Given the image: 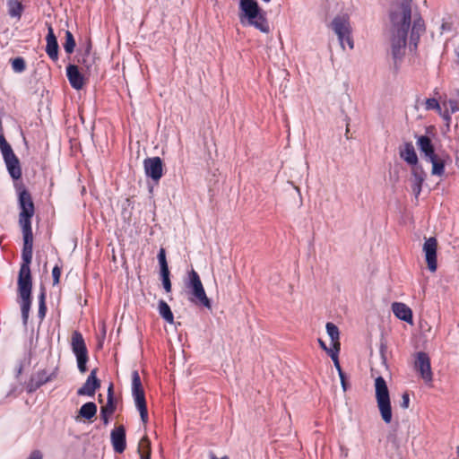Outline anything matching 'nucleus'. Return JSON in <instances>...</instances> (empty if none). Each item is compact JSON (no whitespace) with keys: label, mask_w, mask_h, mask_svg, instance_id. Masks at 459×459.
<instances>
[{"label":"nucleus","mask_w":459,"mask_h":459,"mask_svg":"<svg viewBox=\"0 0 459 459\" xmlns=\"http://www.w3.org/2000/svg\"><path fill=\"white\" fill-rule=\"evenodd\" d=\"M389 18L392 32V56L396 63L404 55L410 28V48L416 50L420 38L425 32L426 27L419 13L412 14L411 0H393Z\"/></svg>","instance_id":"1"},{"label":"nucleus","mask_w":459,"mask_h":459,"mask_svg":"<svg viewBox=\"0 0 459 459\" xmlns=\"http://www.w3.org/2000/svg\"><path fill=\"white\" fill-rule=\"evenodd\" d=\"M19 225L22 228L23 237V247L22 257H32L33 253V233L31 219L35 213V206L30 192L24 187L18 191Z\"/></svg>","instance_id":"2"},{"label":"nucleus","mask_w":459,"mask_h":459,"mask_svg":"<svg viewBox=\"0 0 459 459\" xmlns=\"http://www.w3.org/2000/svg\"><path fill=\"white\" fill-rule=\"evenodd\" d=\"M238 18L244 26H252L259 31L268 34L271 31L266 13L256 0H239Z\"/></svg>","instance_id":"3"},{"label":"nucleus","mask_w":459,"mask_h":459,"mask_svg":"<svg viewBox=\"0 0 459 459\" xmlns=\"http://www.w3.org/2000/svg\"><path fill=\"white\" fill-rule=\"evenodd\" d=\"M22 263L18 275V294L21 299V311L23 324L26 325L31 307L32 278L30 263L32 257H22Z\"/></svg>","instance_id":"4"},{"label":"nucleus","mask_w":459,"mask_h":459,"mask_svg":"<svg viewBox=\"0 0 459 459\" xmlns=\"http://www.w3.org/2000/svg\"><path fill=\"white\" fill-rule=\"evenodd\" d=\"M185 285L191 294L189 300L192 303L212 309L211 299L205 293L199 274L194 269L188 272L187 278L185 281Z\"/></svg>","instance_id":"5"},{"label":"nucleus","mask_w":459,"mask_h":459,"mask_svg":"<svg viewBox=\"0 0 459 459\" xmlns=\"http://www.w3.org/2000/svg\"><path fill=\"white\" fill-rule=\"evenodd\" d=\"M375 391L376 400L381 418L388 424L392 420V406L389 390L383 377H377L375 379Z\"/></svg>","instance_id":"6"},{"label":"nucleus","mask_w":459,"mask_h":459,"mask_svg":"<svg viewBox=\"0 0 459 459\" xmlns=\"http://www.w3.org/2000/svg\"><path fill=\"white\" fill-rule=\"evenodd\" d=\"M330 27L337 35L342 49L345 48V44L348 45L350 49H353L354 41L352 39V29L348 15L335 16L331 22Z\"/></svg>","instance_id":"7"},{"label":"nucleus","mask_w":459,"mask_h":459,"mask_svg":"<svg viewBox=\"0 0 459 459\" xmlns=\"http://www.w3.org/2000/svg\"><path fill=\"white\" fill-rule=\"evenodd\" d=\"M0 151L11 178L13 179L21 178L22 169L20 160L2 133H0Z\"/></svg>","instance_id":"8"},{"label":"nucleus","mask_w":459,"mask_h":459,"mask_svg":"<svg viewBox=\"0 0 459 459\" xmlns=\"http://www.w3.org/2000/svg\"><path fill=\"white\" fill-rule=\"evenodd\" d=\"M72 351L77 359L78 369L81 373L87 371L88 351L84 339L81 333L75 331L72 335Z\"/></svg>","instance_id":"9"},{"label":"nucleus","mask_w":459,"mask_h":459,"mask_svg":"<svg viewBox=\"0 0 459 459\" xmlns=\"http://www.w3.org/2000/svg\"><path fill=\"white\" fill-rule=\"evenodd\" d=\"M414 368L426 384L432 382L433 374L431 370L430 359L426 352L419 351L416 353Z\"/></svg>","instance_id":"10"},{"label":"nucleus","mask_w":459,"mask_h":459,"mask_svg":"<svg viewBox=\"0 0 459 459\" xmlns=\"http://www.w3.org/2000/svg\"><path fill=\"white\" fill-rule=\"evenodd\" d=\"M77 63L87 71H91L95 64V54L92 53L91 40L88 39L86 42L77 51Z\"/></svg>","instance_id":"11"},{"label":"nucleus","mask_w":459,"mask_h":459,"mask_svg":"<svg viewBox=\"0 0 459 459\" xmlns=\"http://www.w3.org/2000/svg\"><path fill=\"white\" fill-rule=\"evenodd\" d=\"M437 241L436 238L431 237L425 240L423 245V252L425 254V259L428 264V268L432 273L436 272L437 267Z\"/></svg>","instance_id":"12"},{"label":"nucleus","mask_w":459,"mask_h":459,"mask_svg":"<svg viewBox=\"0 0 459 459\" xmlns=\"http://www.w3.org/2000/svg\"><path fill=\"white\" fill-rule=\"evenodd\" d=\"M144 171L147 177L159 181L162 177V160L160 157L147 158L143 161Z\"/></svg>","instance_id":"13"},{"label":"nucleus","mask_w":459,"mask_h":459,"mask_svg":"<svg viewBox=\"0 0 459 459\" xmlns=\"http://www.w3.org/2000/svg\"><path fill=\"white\" fill-rule=\"evenodd\" d=\"M111 444L116 453L122 454L126 447V429L123 425L115 428L110 434Z\"/></svg>","instance_id":"14"},{"label":"nucleus","mask_w":459,"mask_h":459,"mask_svg":"<svg viewBox=\"0 0 459 459\" xmlns=\"http://www.w3.org/2000/svg\"><path fill=\"white\" fill-rule=\"evenodd\" d=\"M97 369L94 368L91 371L88 376L85 383L80 387L77 391L78 395H88L92 396L95 394V391L100 388V382L96 377Z\"/></svg>","instance_id":"15"},{"label":"nucleus","mask_w":459,"mask_h":459,"mask_svg":"<svg viewBox=\"0 0 459 459\" xmlns=\"http://www.w3.org/2000/svg\"><path fill=\"white\" fill-rule=\"evenodd\" d=\"M417 146L420 152L423 154L426 161L433 160L437 154L435 152V148L431 139L427 135H420L417 137Z\"/></svg>","instance_id":"16"},{"label":"nucleus","mask_w":459,"mask_h":459,"mask_svg":"<svg viewBox=\"0 0 459 459\" xmlns=\"http://www.w3.org/2000/svg\"><path fill=\"white\" fill-rule=\"evenodd\" d=\"M426 173L420 166H416L411 169V190L415 197L418 198L422 189V184L425 181Z\"/></svg>","instance_id":"17"},{"label":"nucleus","mask_w":459,"mask_h":459,"mask_svg":"<svg viewBox=\"0 0 459 459\" xmlns=\"http://www.w3.org/2000/svg\"><path fill=\"white\" fill-rule=\"evenodd\" d=\"M46 53L50 59L56 61L58 59V43L54 30L50 24H48V34L46 36Z\"/></svg>","instance_id":"18"},{"label":"nucleus","mask_w":459,"mask_h":459,"mask_svg":"<svg viewBox=\"0 0 459 459\" xmlns=\"http://www.w3.org/2000/svg\"><path fill=\"white\" fill-rule=\"evenodd\" d=\"M132 394L135 403L146 402L144 390L137 370L132 372Z\"/></svg>","instance_id":"19"},{"label":"nucleus","mask_w":459,"mask_h":459,"mask_svg":"<svg viewBox=\"0 0 459 459\" xmlns=\"http://www.w3.org/2000/svg\"><path fill=\"white\" fill-rule=\"evenodd\" d=\"M66 76L71 86L75 90L82 89L84 85V78L80 73L78 66L75 65H69L66 67Z\"/></svg>","instance_id":"20"},{"label":"nucleus","mask_w":459,"mask_h":459,"mask_svg":"<svg viewBox=\"0 0 459 459\" xmlns=\"http://www.w3.org/2000/svg\"><path fill=\"white\" fill-rule=\"evenodd\" d=\"M392 310L394 316L400 320H403L409 324L412 323V311L404 303L394 302L392 304Z\"/></svg>","instance_id":"21"},{"label":"nucleus","mask_w":459,"mask_h":459,"mask_svg":"<svg viewBox=\"0 0 459 459\" xmlns=\"http://www.w3.org/2000/svg\"><path fill=\"white\" fill-rule=\"evenodd\" d=\"M400 157L409 165L414 167L418 164V157L411 143H405L403 147L400 149Z\"/></svg>","instance_id":"22"},{"label":"nucleus","mask_w":459,"mask_h":459,"mask_svg":"<svg viewBox=\"0 0 459 459\" xmlns=\"http://www.w3.org/2000/svg\"><path fill=\"white\" fill-rule=\"evenodd\" d=\"M446 157L447 155H437L433 160H429L432 164L431 174L442 177L445 174Z\"/></svg>","instance_id":"23"},{"label":"nucleus","mask_w":459,"mask_h":459,"mask_svg":"<svg viewBox=\"0 0 459 459\" xmlns=\"http://www.w3.org/2000/svg\"><path fill=\"white\" fill-rule=\"evenodd\" d=\"M117 404L114 397L113 385L110 384L108 389L107 403L100 408V411L112 415L115 412Z\"/></svg>","instance_id":"24"},{"label":"nucleus","mask_w":459,"mask_h":459,"mask_svg":"<svg viewBox=\"0 0 459 459\" xmlns=\"http://www.w3.org/2000/svg\"><path fill=\"white\" fill-rule=\"evenodd\" d=\"M8 14L13 18L20 19L23 12V5L20 0H7Z\"/></svg>","instance_id":"25"},{"label":"nucleus","mask_w":459,"mask_h":459,"mask_svg":"<svg viewBox=\"0 0 459 459\" xmlns=\"http://www.w3.org/2000/svg\"><path fill=\"white\" fill-rule=\"evenodd\" d=\"M158 310L160 316L168 323L172 324L174 322V316L170 309V307L166 301L160 299L158 303Z\"/></svg>","instance_id":"26"},{"label":"nucleus","mask_w":459,"mask_h":459,"mask_svg":"<svg viewBox=\"0 0 459 459\" xmlns=\"http://www.w3.org/2000/svg\"><path fill=\"white\" fill-rule=\"evenodd\" d=\"M97 412V405L92 402L84 403L79 411V415L86 420L92 419Z\"/></svg>","instance_id":"27"},{"label":"nucleus","mask_w":459,"mask_h":459,"mask_svg":"<svg viewBox=\"0 0 459 459\" xmlns=\"http://www.w3.org/2000/svg\"><path fill=\"white\" fill-rule=\"evenodd\" d=\"M34 379L39 385H43L44 384L55 379L56 377V369L52 371L51 373H48L45 369L38 371L36 374L32 376Z\"/></svg>","instance_id":"28"},{"label":"nucleus","mask_w":459,"mask_h":459,"mask_svg":"<svg viewBox=\"0 0 459 459\" xmlns=\"http://www.w3.org/2000/svg\"><path fill=\"white\" fill-rule=\"evenodd\" d=\"M327 334L329 335L332 343H340L339 338H340V332L338 327L331 322H328L325 325Z\"/></svg>","instance_id":"29"},{"label":"nucleus","mask_w":459,"mask_h":459,"mask_svg":"<svg viewBox=\"0 0 459 459\" xmlns=\"http://www.w3.org/2000/svg\"><path fill=\"white\" fill-rule=\"evenodd\" d=\"M76 43L73 33L70 30L65 31V41L63 45L65 51L67 54H72L74 51Z\"/></svg>","instance_id":"30"},{"label":"nucleus","mask_w":459,"mask_h":459,"mask_svg":"<svg viewBox=\"0 0 459 459\" xmlns=\"http://www.w3.org/2000/svg\"><path fill=\"white\" fill-rule=\"evenodd\" d=\"M157 258H158V261H159V264H160V272H168L169 271V265H168V263H167V259H166V251L163 247H161L158 253V255H157Z\"/></svg>","instance_id":"31"},{"label":"nucleus","mask_w":459,"mask_h":459,"mask_svg":"<svg viewBox=\"0 0 459 459\" xmlns=\"http://www.w3.org/2000/svg\"><path fill=\"white\" fill-rule=\"evenodd\" d=\"M12 67L16 73H22L26 68L25 61L22 57H15L12 61Z\"/></svg>","instance_id":"32"},{"label":"nucleus","mask_w":459,"mask_h":459,"mask_svg":"<svg viewBox=\"0 0 459 459\" xmlns=\"http://www.w3.org/2000/svg\"><path fill=\"white\" fill-rule=\"evenodd\" d=\"M136 408L140 412V417L143 424H146L148 421V411L146 402L135 403Z\"/></svg>","instance_id":"33"},{"label":"nucleus","mask_w":459,"mask_h":459,"mask_svg":"<svg viewBox=\"0 0 459 459\" xmlns=\"http://www.w3.org/2000/svg\"><path fill=\"white\" fill-rule=\"evenodd\" d=\"M425 108L427 110H437L438 113L441 112V107L435 98L427 99L425 101Z\"/></svg>","instance_id":"34"},{"label":"nucleus","mask_w":459,"mask_h":459,"mask_svg":"<svg viewBox=\"0 0 459 459\" xmlns=\"http://www.w3.org/2000/svg\"><path fill=\"white\" fill-rule=\"evenodd\" d=\"M169 275H170L169 271H168V272H160V277H161V281H162V285H163V288L166 290V292H170L171 291V281H170V279H169Z\"/></svg>","instance_id":"35"},{"label":"nucleus","mask_w":459,"mask_h":459,"mask_svg":"<svg viewBox=\"0 0 459 459\" xmlns=\"http://www.w3.org/2000/svg\"><path fill=\"white\" fill-rule=\"evenodd\" d=\"M340 349L341 343H332V347H327L326 350H325V351L331 357L332 360H333V357L335 359L338 358Z\"/></svg>","instance_id":"36"},{"label":"nucleus","mask_w":459,"mask_h":459,"mask_svg":"<svg viewBox=\"0 0 459 459\" xmlns=\"http://www.w3.org/2000/svg\"><path fill=\"white\" fill-rule=\"evenodd\" d=\"M445 108H447L451 113H455L459 110V105L457 100H448L446 102L444 103Z\"/></svg>","instance_id":"37"},{"label":"nucleus","mask_w":459,"mask_h":459,"mask_svg":"<svg viewBox=\"0 0 459 459\" xmlns=\"http://www.w3.org/2000/svg\"><path fill=\"white\" fill-rule=\"evenodd\" d=\"M61 276V269L59 266L56 265L54 266L52 270V277H53V284L56 285L59 283Z\"/></svg>","instance_id":"38"},{"label":"nucleus","mask_w":459,"mask_h":459,"mask_svg":"<svg viewBox=\"0 0 459 459\" xmlns=\"http://www.w3.org/2000/svg\"><path fill=\"white\" fill-rule=\"evenodd\" d=\"M41 385H39L33 377H30L29 383L27 384V391L28 393H33L37 389H39Z\"/></svg>","instance_id":"39"},{"label":"nucleus","mask_w":459,"mask_h":459,"mask_svg":"<svg viewBox=\"0 0 459 459\" xmlns=\"http://www.w3.org/2000/svg\"><path fill=\"white\" fill-rule=\"evenodd\" d=\"M410 403V396L408 393H403L402 395L401 407L403 409H407Z\"/></svg>","instance_id":"40"},{"label":"nucleus","mask_w":459,"mask_h":459,"mask_svg":"<svg viewBox=\"0 0 459 459\" xmlns=\"http://www.w3.org/2000/svg\"><path fill=\"white\" fill-rule=\"evenodd\" d=\"M439 114L441 115L444 121H446V123L449 125V123L451 122V111H449V109L446 108L444 112H440Z\"/></svg>","instance_id":"41"},{"label":"nucleus","mask_w":459,"mask_h":459,"mask_svg":"<svg viewBox=\"0 0 459 459\" xmlns=\"http://www.w3.org/2000/svg\"><path fill=\"white\" fill-rule=\"evenodd\" d=\"M39 317L43 319L47 313V306L46 304H39Z\"/></svg>","instance_id":"42"},{"label":"nucleus","mask_w":459,"mask_h":459,"mask_svg":"<svg viewBox=\"0 0 459 459\" xmlns=\"http://www.w3.org/2000/svg\"><path fill=\"white\" fill-rule=\"evenodd\" d=\"M339 377H340V380H341V384H342V387L343 391H347L348 385L346 383L345 374L343 372H341V373H339Z\"/></svg>","instance_id":"43"},{"label":"nucleus","mask_w":459,"mask_h":459,"mask_svg":"<svg viewBox=\"0 0 459 459\" xmlns=\"http://www.w3.org/2000/svg\"><path fill=\"white\" fill-rule=\"evenodd\" d=\"M39 304H46V290L43 287H41L40 293L39 295Z\"/></svg>","instance_id":"44"},{"label":"nucleus","mask_w":459,"mask_h":459,"mask_svg":"<svg viewBox=\"0 0 459 459\" xmlns=\"http://www.w3.org/2000/svg\"><path fill=\"white\" fill-rule=\"evenodd\" d=\"M27 459H42V454L39 450L33 451Z\"/></svg>","instance_id":"45"},{"label":"nucleus","mask_w":459,"mask_h":459,"mask_svg":"<svg viewBox=\"0 0 459 459\" xmlns=\"http://www.w3.org/2000/svg\"><path fill=\"white\" fill-rule=\"evenodd\" d=\"M110 416H111L110 414H107V413H105V412H101V411H100V419H101V420L103 421L104 425H108V422H109V417H110Z\"/></svg>","instance_id":"46"},{"label":"nucleus","mask_w":459,"mask_h":459,"mask_svg":"<svg viewBox=\"0 0 459 459\" xmlns=\"http://www.w3.org/2000/svg\"><path fill=\"white\" fill-rule=\"evenodd\" d=\"M141 459H151V451H150V445L147 444V452L141 453Z\"/></svg>","instance_id":"47"},{"label":"nucleus","mask_w":459,"mask_h":459,"mask_svg":"<svg viewBox=\"0 0 459 459\" xmlns=\"http://www.w3.org/2000/svg\"><path fill=\"white\" fill-rule=\"evenodd\" d=\"M333 364H334V367L336 368L337 371H338V374L341 373V372H343L342 370V368H341V365H340V362H339V358L335 359L333 357Z\"/></svg>","instance_id":"48"},{"label":"nucleus","mask_w":459,"mask_h":459,"mask_svg":"<svg viewBox=\"0 0 459 459\" xmlns=\"http://www.w3.org/2000/svg\"><path fill=\"white\" fill-rule=\"evenodd\" d=\"M441 29L442 30H449L451 29V26L446 22H443L441 25Z\"/></svg>","instance_id":"49"},{"label":"nucleus","mask_w":459,"mask_h":459,"mask_svg":"<svg viewBox=\"0 0 459 459\" xmlns=\"http://www.w3.org/2000/svg\"><path fill=\"white\" fill-rule=\"evenodd\" d=\"M318 343L324 351L326 350L327 346L325 342H323L321 339H318Z\"/></svg>","instance_id":"50"},{"label":"nucleus","mask_w":459,"mask_h":459,"mask_svg":"<svg viewBox=\"0 0 459 459\" xmlns=\"http://www.w3.org/2000/svg\"><path fill=\"white\" fill-rule=\"evenodd\" d=\"M211 459H229V457L225 455V456H223L221 458H217L214 455H211Z\"/></svg>","instance_id":"51"},{"label":"nucleus","mask_w":459,"mask_h":459,"mask_svg":"<svg viewBox=\"0 0 459 459\" xmlns=\"http://www.w3.org/2000/svg\"><path fill=\"white\" fill-rule=\"evenodd\" d=\"M348 134H349V124H347L346 134H345L347 139H349Z\"/></svg>","instance_id":"52"},{"label":"nucleus","mask_w":459,"mask_h":459,"mask_svg":"<svg viewBox=\"0 0 459 459\" xmlns=\"http://www.w3.org/2000/svg\"><path fill=\"white\" fill-rule=\"evenodd\" d=\"M264 3H269L271 0H263Z\"/></svg>","instance_id":"53"}]
</instances>
